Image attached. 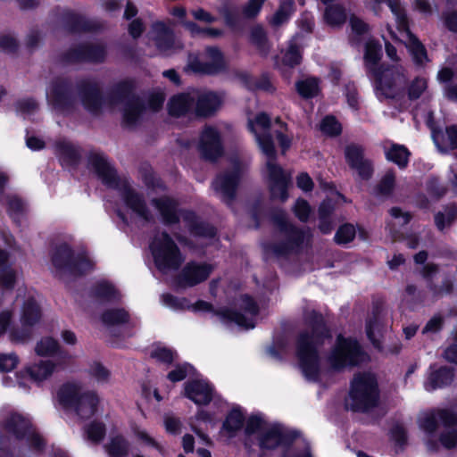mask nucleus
Returning a JSON list of instances; mask_svg holds the SVG:
<instances>
[{
    "instance_id": "0eeeda50",
    "label": "nucleus",
    "mask_w": 457,
    "mask_h": 457,
    "mask_svg": "<svg viewBox=\"0 0 457 457\" xmlns=\"http://www.w3.org/2000/svg\"><path fill=\"white\" fill-rule=\"evenodd\" d=\"M150 250L155 267L164 274L178 270L185 261L179 247L166 231L154 234Z\"/></svg>"
},
{
    "instance_id": "4c0bfd02",
    "label": "nucleus",
    "mask_w": 457,
    "mask_h": 457,
    "mask_svg": "<svg viewBox=\"0 0 457 457\" xmlns=\"http://www.w3.org/2000/svg\"><path fill=\"white\" fill-rule=\"evenodd\" d=\"M323 18L328 26L339 28L346 22V10L341 4H328L325 8Z\"/></svg>"
},
{
    "instance_id": "e433bc0d",
    "label": "nucleus",
    "mask_w": 457,
    "mask_h": 457,
    "mask_svg": "<svg viewBox=\"0 0 457 457\" xmlns=\"http://www.w3.org/2000/svg\"><path fill=\"white\" fill-rule=\"evenodd\" d=\"M154 44L158 50L162 52L171 50L175 44V36L173 30L163 21L154 23Z\"/></svg>"
},
{
    "instance_id": "58836bf2",
    "label": "nucleus",
    "mask_w": 457,
    "mask_h": 457,
    "mask_svg": "<svg viewBox=\"0 0 457 457\" xmlns=\"http://www.w3.org/2000/svg\"><path fill=\"white\" fill-rule=\"evenodd\" d=\"M91 295L101 302H117L120 295L116 288L107 281H99L91 289Z\"/></svg>"
},
{
    "instance_id": "f03ea898",
    "label": "nucleus",
    "mask_w": 457,
    "mask_h": 457,
    "mask_svg": "<svg viewBox=\"0 0 457 457\" xmlns=\"http://www.w3.org/2000/svg\"><path fill=\"white\" fill-rule=\"evenodd\" d=\"M305 322L307 328L296 337L295 353L303 376L310 381H317L320 371V348L331 335L323 316L315 311L306 316Z\"/></svg>"
},
{
    "instance_id": "9d476101",
    "label": "nucleus",
    "mask_w": 457,
    "mask_h": 457,
    "mask_svg": "<svg viewBox=\"0 0 457 457\" xmlns=\"http://www.w3.org/2000/svg\"><path fill=\"white\" fill-rule=\"evenodd\" d=\"M137 82L127 78L113 84L106 94L107 104L122 105V114H142V97L136 93Z\"/></svg>"
},
{
    "instance_id": "a878e982",
    "label": "nucleus",
    "mask_w": 457,
    "mask_h": 457,
    "mask_svg": "<svg viewBox=\"0 0 457 457\" xmlns=\"http://www.w3.org/2000/svg\"><path fill=\"white\" fill-rule=\"evenodd\" d=\"M181 217L189 233L196 237L211 239L216 237V228L208 222L201 220L192 211L181 212Z\"/></svg>"
},
{
    "instance_id": "bf43d9fd",
    "label": "nucleus",
    "mask_w": 457,
    "mask_h": 457,
    "mask_svg": "<svg viewBox=\"0 0 457 457\" xmlns=\"http://www.w3.org/2000/svg\"><path fill=\"white\" fill-rule=\"evenodd\" d=\"M105 426L99 421H93L85 427V433L88 440L99 443L105 436Z\"/></svg>"
},
{
    "instance_id": "6ab92c4d",
    "label": "nucleus",
    "mask_w": 457,
    "mask_h": 457,
    "mask_svg": "<svg viewBox=\"0 0 457 457\" xmlns=\"http://www.w3.org/2000/svg\"><path fill=\"white\" fill-rule=\"evenodd\" d=\"M50 98L55 109L68 110L75 104L72 81L67 77L54 78L51 82Z\"/></svg>"
},
{
    "instance_id": "39448f33",
    "label": "nucleus",
    "mask_w": 457,
    "mask_h": 457,
    "mask_svg": "<svg viewBox=\"0 0 457 457\" xmlns=\"http://www.w3.org/2000/svg\"><path fill=\"white\" fill-rule=\"evenodd\" d=\"M379 401V390L376 377L369 372H359L351 381L345 407L355 412H367L375 408Z\"/></svg>"
},
{
    "instance_id": "423d86ee",
    "label": "nucleus",
    "mask_w": 457,
    "mask_h": 457,
    "mask_svg": "<svg viewBox=\"0 0 457 457\" xmlns=\"http://www.w3.org/2000/svg\"><path fill=\"white\" fill-rule=\"evenodd\" d=\"M271 220L285 240L279 243L265 245V252L271 253L274 256L287 257L293 253H297L303 246L305 237L303 229L299 228L288 221L287 214L283 211L272 214Z\"/></svg>"
},
{
    "instance_id": "a211bd4d",
    "label": "nucleus",
    "mask_w": 457,
    "mask_h": 457,
    "mask_svg": "<svg viewBox=\"0 0 457 457\" xmlns=\"http://www.w3.org/2000/svg\"><path fill=\"white\" fill-rule=\"evenodd\" d=\"M205 54L211 59L210 62H202L197 56L190 57L187 63V70L195 74L215 76L227 71L228 63L224 54L218 46H207Z\"/></svg>"
},
{
    "instance_id": "3c124183",
    "label": "nucleus",
    "mask_w": 457,
    "mask_h": 457,
    "mask_svg": "<svg viewBox=\"0 0 457 457\" xmlns=\"http://www.w3.org/2000/svg\"><path fill=\"white\" fill-rule=\"evenodd\" d=\"M457 219V205L450 204L445 207L444 212H438L435 215V223L439 230L449 227Z\"/></svg>"
},
{
    "instance_id": "c756f323",
    "label": "nucleus",
    "mask_w": 457,
    "mask_h": 457,
    "mask_svg": "<svg viewBox=\"0 0 457 457\" xmlns=\"http://www.w3.org/2000/svg\"><path fill=\"white\" fill-rule=\"evenodd\" d=\"M195 97L191 93L182 92L172 96L167 104V114H193Z\"/></svg>"
},
{
    "instance_id": "0e129e2a",
    "label": "nucleus",
    "mask_w": 457,
    "mask_h": 457,
    "mask_svg": "<svg viewBox=\"0 0 457 457\" xmlns=\"http://www.w3.org/2000/svg\"><path fill=\"white\" fill-rule=\"evenodd\" d=\"M193 371L194 368L189 363L179 364L168 373L167 378L171 382H179L186 378Z\"/></svg>"
},
{
    "instance_id": "2f4dec72",
    "label": "nucleus",
    "mask_w": 457,
    "mask_h": 457,
    "mask_svg": "<svg viewBox=\"0 0 457 457\" xmlns=\"http://www.w3.org/2000/svg\"><path fill=\"white\" fill-rule=\"evenodd\" d=\"M386 4L390 11L395 17L396 28L400 32L410 29L409 19L400 0H373L372 10L377 13L379 10V4Z\"/></svg>"
},
{
    "instance_id": "09e8293b",
    "label": "nucleus",
    "mask_w": 457,
    "mask_h": 457,
    "mask_svg": "<svg viewBox=\"0 0 457 457\" xmlns=\"http://www.w3.org/2000/svg\"><path fill=\"white\" fill-rule=\"evenodd\" d=\"M249 40L250 43L253 45L262 54L266 55L268 54V37L265 29L262 25H256L252 28Z\"/></svg>"
},
{
    "instance_id": "a19ab883",
    "label": "nucleus",
    "mask_w": 457,
    "mask_h": 457,
    "mask_svg": "<svg viewBox=\"0 0 457 457\" xmlns=\"http://www.w3.org/2000/svg\"><path fill=\"white\" fill-rule=\"evenodd\" d=\"M105 451L110 457H127L129 453L130 445L122 436L117 435L110 439L104 445Z\"/></svg>"
},
{
    "instance_id": "cd10ccee",
    "label": "nucleus",
    "mask_w": 457,
    "mask_h": 457,
    "mask_svg": "<svg viewBox=\"0 0 457 457\" xmlns=\"http://www.w3.org/2000/svg\"><path fill=\"white\" fill-rule=\"evenodd\" d=\"M184 395L198 405L208 404L213 397L212 387L202 380H191L185 383Z\"/></svg>"
},
{
    "instance_id": "e2e57ef3",
    "label": "nucleus",
    "mask_w": 457,
    "mask_h": 457,
    "mask_svg": "<svg viewBox=\"0 0 457 457\" xmlns=\"http://www.w3.org/2000/svg\"><path fill=\"white\" fill-rule=\"evenodd\" d=\"M220 14L223 17L226 26L230 29L235 30L239 29L240 19L235 10H232L228 6H223L220 10Z\"/></svg>"
},
{
    "instance_id": "9b49d317",
    "label": "nucleus",
    "mask_w": 457,
    "mask_h": 457,
    "mask_svg": "<svg viewBox=\"0 0 457 457\" xmlns=\"http://www.w3.org/2000/svg\"><path fill=\"white\" fill-rule=\"evenodd\" d=\"M2 427L8 436L17 441L26 439L31 450L40 452L45 448V440L36 431L29 418L18 412H12L4 419Z\"/></svg>"
},
{
    "instance_id": "69168bd1",
    "label": "nucleus",
    "mask_w": 457,
    "mask_h": 457,
    "mask_svg": "<svg viewBox=\"0 0 457 457\" xmlns=\"http://www.w3.org/2000/svg\"><path fill=\"white\" fill-rule=\"evenodd\" d=\"M266 0H248L242 8V14L246 19L256 18L262 11Z\"/></svg>"
},
{
    "instance_id": "13d9d810",
    "label": "nucleus",
    "mask_w": 457,
    "mask_h": 457,
    "mask_svg": "<svg viewBox=\"0 0 457 457\" xmlns=\"http://www.w3.org/2000/svg\"><path fill=\"white\" fill-rule=\"evenodd\" d=\"M302 54L296 44H291L282 57V63L289 68H295L302 62Z\"/></svg>"
},
{
    "instance_id": "7c9ffc66",
    "label": "nucleus",
    "mask_w": 457,
    "mask_h": 457,
    "mask_svg": "<svg viewBox=\"0 0 457 457\" xmlns=\"http://www.w3.org/2000/svg\"><path fill=\"white\" fill-rule=\"evenodd\" d=\"M55 154L62 165H77L81 158V150L79 146L71 142L60 139L54 144Z\"/></svg>"
},
{
    "instance_id": "774afa93",
    "label": "nucleus",
    "mask_w": 457,
    "mask_h": 457,
    "mask_svg": "<svg viewBox=\"0 0 457 457\" xmlns=\"http://www.w3.org/2000/svg\"><path fill=\"white\" fill-rule=\"evenodd\" d=\"M15 108L21 114H30L38 109V104L35 98L26 97L17 100Z\"/></svg>"
},
{
    "instance_id": "473e14b6",
    "label": "nucleus",
    "mask_w": 457,
    "mask_h": 457,
    "mask_svg": "<svg viewBox=\"0 0 457 457\" xmlns=\"http://www.w3.org/2000/svg\"><path fill=\"white\" fill-rule=\"evenodd\" d=\"M386 4L390 11L395 17L396 28L400 32L410 29L409 19L400 0H373L372 10L377 13L379 10V4Z\"/></svg>"
},
{
    "instance_id": "79ce46f5",
    "label": "nucleus",
    "mask_w": 457,
    "mask_h": 457,
    "mask_svg": "<svg viewBox=\"0 0 457 457\" xmlns=\"http://www.w3.org/2000/svg\"><path fill=\"white\" fill-rule=\"evenodd\" d=\"M245 422V416L240 409L234 408L227 415L222 428L228 434L229 437L236 436L237 432L242 429Z\"/></svg>"
},
{
    "instance_id": "a18cd8bd",
    "label": "nucleus",
    "mask_w": 457,
    "mask_h": 457,
    "mask_svg": "<svg viewBox=\"0 0 457 457\" xmlns=\"http://www.w3.org/2000/svg\"><path fill=\"white\" fill-rule=\"evenodd\" d=\"M101 319L106 326H116L129 323V314L123 308H112L104 311Z\"/></svg>"
},
{
    "instance_id": "4468645a",
    "label": "nucleus",
    "mask_w": 457,
    "mask_h": 457,
    "mask_svg": "<svg viewBox=\"0 0 457 457\" xmlns=\"http://www.w3.org/2000/svg\"><path fill=\"white\" fill-rule=\"evenodd\" d=\"M107 56V48L103 44L82 42L70 47L58 56L62 64L103 63Z\"/></svg>"
},
{
    "instance_id": "8fccbe9b",
    "label": "nucleus",
    "mask_w": 457,
    "mask_h": 457,
    "mask_svg": "<svg viewBox=\"0 0 457 457\" xmlns=\"http://www.w3.org/2000/svg\"><path fill=\"white\" fill-rule=\"evenodd\" d=\"M395 175L394 170H389L386 172L378 184L374 188V194L378 197H388L395 187Z\"/></svg>"
},
{
    "instance_id": "49530a36",
    "label": "nucleus",
    "mask_w": 457,
    "mask_h": 457,
    "mask_svg": "<svg viewBox=\"0 0 457 457\" xmlns=\"http://www.w3.org/2000/svg\"><path fill=\"white\" fill-rule=\"evenodd\" d=\"M408 79H406V81ZM428 88V80L424 77L417 76L415 77L411 83L407 86V83L405 84L403 91L396 96H400L403 95L406 89L408 99L411 101L418 100L422 94L427 90Z\"/></svg>"
},
{
    "instance_id": "680f3d73",
    "label": "nucleus",
    "mask_w": 457,
    "mask_h": 457,
    "mask_svg": "<svg viewBox=\"0 0 457 457\" xmlns=\"http://www.w3.org/2000/svg\"><path fill=\"white\" fill-rule=\"evenodd\" d=\"M322 133L336 137L341 133V124L336 120V116H324L320 125Z\"/></svg>"
},
{
    "instance_id": "37998d69",
    "label": "nucleus",
    "mask_w": 457,
    "mask_h": 457,
    "mask_svg": "<svg viewBox=\"0 0 457 457\" xmlns=\"http://www.w3.org/2000/svg\"><path fill=\"white\" fill-rule=\"evenodd\" d=\"M386 158L395 163L399 168L403 169L407 166L410 152L408 149L398 144H392L391 147L385 152Z\"/></svg>"
},
{
    "instance_id": "052dcab7",
    "label": "nucleus",
    "mask_w": 457,
    "mask_h": 457,
    "mask_svg": "<svg viewBox=\"0 0 457 457\" xmlns=\"http://www.w3.org/2000/svg\"><path fill=\"white\" fill-rule=\"evenodd\" d=\"M16 270L10 267H4L0 270V288L12 291L16 283Z\"/></svg>"
},
{
    "instance_id": "6e6552de",
    "label": "nucleus",
    "mask_w": 457,
    "mask_h": 457,
    "mask_svg": "<svg viewBox=\"0 0 457 457\" xmlns=\"http://www.w3.org/2000/svg\"><path fill=\"white\" fill-rule=\"evenodd\" d=\"M51 261L59 272L75 277L94 270V262L86 251L75 253L66 243H62L53 249Z\"/></svg>"
},
{
    "instance_id": "de8ad7c7",
    "label": "nucleus",
    "mask_w": 457,
    "mask_h": 457,
    "mask_svg": "<svg viewBox=\"0 0 457 457\" xmlns=\"http://www.w3.org/2000/svg\"><path fill=\"white\" fill-rule=\"evenodd\" d=\"M54 364L50 361H40L28 368V373L30 378L36 381L40 382L50 377L54 371Z\"/></svg>"
},
{
    "instance_id": "b1692460",
    "label": "nucleus",
    "mask_w": 457,
    "mask_h": 457,
    "mask_svg": "<svg viewBox=\"0 0 457 457\" xmlns=\"http://www.w3.org/2000/svg\"><path fill=\"white\" fill-rule=\"evenodd\" d=\"M61 21L64 29L70 34L90 33L101 29V25L98 22L69 9L62 12Z\"/></svg>"
},
{
    "instance_id": "f3484780",
    "label": "nucleus",
    "mask_w": 457,
    "mask_h": 457,
    "mask_svg": "<svg viewBox=\"0 0 457 457\" xmlns=\"http://www.w3.org/2000/svg\"><path fill=\"white\" fill-rule=\"evenodd\" d=\"M76 90L82 106L92 114H97L107 104L106 96L95 79H79L76 83Z\"/></svg>"
},
{
    "instance_id": "dca6fc26",
    "label": "nucleus",
    "mask_w": 457,
    "mask_h": 457,
    "mask_svg": "<svg viewBox=\"0 0 457 457\" xmlns=\"http://www.w3.org/2000/svg\"><path fill=\"white\" fill-rule=\"evenodd\" d=\"M240 301V308L245 314L227 308L215 311L213 313L223 323L234 322L245 329L253 328L255 327V317L259 313V306L253 298L248 295H242Z\"/></svg>"
},
{
    "instance_id": "20e7f679",
    "label": "nucleus",
    "mask_w": 457,
    "mask_h": 457,
    "mask_svg": "<svg viewBox=\"0 0 457 457\" xmlns=\"http://www.w3.org/2000/svg\"><path fill=\"white\" fill-rule=\"evenodd\" d=\"M88 165L104 185L120 192L125 204L139 218L145 222L154 220V215L148 209L144 195L132 188L127 181L120 180L116 170L104 153L90 152Z\"/></svg>"
},
{
    "instance_id": "1a4fd4ad",
    "label": "nucleus",
    "mask_w": 457,
    "mask_h": 457,
    "mask_svg": "<svg viewBox=\"0 0 457 457\" xmlns=\"http://www.w3.org/2000/svg\"><path fill=\"white\" fill-rule=\"evenodd\" d=\"M58 401L64 408H73L76 414L82 420L90 419L95 415L99 398L95 392H81L80 387L74 384H65L58 391Z\"/></svg>"
},
{
    "instance_id": "603ef678",
    "label": "nucleus",
    "mask_w": 457,
    "mask_h": 457,
    "mask_svg": "<svg viewBox=\"0 0 457 457\" xmlns=\"http://www.w3.org/2000/svg\"><path fill=\"white\" fill-rule=\"evenodd\" d=\"M454 285L450 277H445L441 285H436L433 280H429L428 289L431 292L433 297L441 298L444 295H451L453 292Z\"/></svg>"
},
{
    "instance_id": "4d7b16f0",
    "label": "nucleus",
    "mask_w": 457,
    "mask_h": 457,
    "mask_svg": "<svg viewBox=\"0 0 457 457\" xmlns=\"http://www.w3.org/2000/svg\"><path fill=\"white\" fill-rule=\"evenodd\" d=\"M36 353L41 356L53 355L59 352L60 347L56 340L52 337L42 338L36 346Z\"/></svg>"
},
{
    "instance_id": "ddd939ff",
    "label": "nucleus",
    "mask_w": 457,
    "mask_h": 457,
    "mask_svg": "<svg viewBox=\"0 0 457 457\" xmlns=\"http://www.w3.org/2000/svg\"><path fill=\"white\" fill-rule=\"evenodd\" d=\"M231 169L218 174L212 183L215 193L228 204L236 197L238 184L245 170V164L237 157L231 159Z\"/></svg>"
},
{
    "instance_id": "2eb2a0df",
    "label": "nucleus",
    "mask_w": 457,
    "mask_h": 457,
    "mask_svg": "<svg viewBox=\"0 0 457 457\" xmlns=\"http://www.w3.org/2000/svg\"><path fill=\"white\" fill-rule=\"evenodd\" d=\"M41 308L37 301L29 297L22 306L21 314V326H14L10 329L9 337L12 342L25 343L32 335L33 327L41 319Z\"/></svg>"
},
{
    "instance_id": "f704fd0d",
    "label": "nucleus",
    "mask_w": 457,
    "mask_h": 457,
    "mask_svg": "<svg viewBox=\"0 0 457 457\" xmlns=\"http://www.w3.org/2000/svg\"><path fill=\"white\" fill-rule=\"evenodd\" d=\"M454 378L453 369L443 366L430 372L425 388L428 391H433L449 386Z\"/></svg>"
},
{
    "instance_id": "864d4df0",
    "label": "nucleus",
    "mask_w": 457,
    "mask_h": 457,
    "mask_svg": "<svg viewBox=\"0 0 457 457\" xmlns=\"http://www.w3.org/2000/svg\"><path fill=\"white\" fill-rule=\"evenodd\" d=\"M268 427L266 420L261 414L251 415L246 420L245 433L247 436L253 434H258L259 436Z\"/></svg>"
},
{
    "instance_id": "6e6d98bb",
    "label": "nucleus",
    "mask_w": 457,
    "mask_h": 457,
    "mask_svg": "<svg viewBox=\"0 0 457 457\" xmlns=\"http://www.w3.org/2000/svg\"><path fill=\"white\" fill-rule=\"evenodd\" d=\"M356 235V230L353 225L345 223L338 228L337 230L334 240L337 245H345L352 242Z\"/></svg>"
},
{
    "instance_id": "aec40b11",
    "label": "nucleus",
    "mask_w": 457,
    "mask_h": 457,
    "mask_svg": "<svg viewBox=\"0 0 457 457\" xmlns=\"http://www.w3.org/2000/svg\"><path fill=\"white\" fill-rule=\"evenodd\" d=\"M426 124L431 131L433 141L442 154H449L457 149V125H450L443 130L436 124L434 116H427Z\"/></svg>"
},
{
    "instance_id": "4be33fe9",
    "label": "nucleus",
    "mask_w": 457,
    "mask_h": 457,
    "mask_svg": "<svg viewBox=\"0 0 457 457\" xmlns=\"http://www.w3.org/2000/svg\"><path fill=\"white\" fill-rule=\"evenodd\" d=\"M213 267L208 263L196 262H187L177 276L178 285L182 287H191L206 280Z\"/></svg>"
},
{
    "instance_id": "c85d7f7f",
    "label": "nucleus",
    "mask_w": 457,
    "mask_h": 457,
    "mask_svg": "<svg viewBox=\"0 0 457 457\" xmlns=\"http://www.w3.org/2000/svg\"><path fill=\"white\" fill-rule=\"evenodd\" d=\"M222 103V97L214 91L199 93L195 97V109L193 114H214Z\"/></svg>"
},
{
    "instance_id": "bb28decb",
    "label": "nucleus",
    "mask_w": 457,
    "mask_h": 457,
    "mask_svg": "<svg viewBox=\"0 0 457 457\" xmlns=\"http://www.w3.org/2000/svg\"><path fill=\"white\" fill-rule=\"evenodd\" d=\"M151 203L159 211L163 224L170 226L179 222L184 210L179 211V203L175 199L162 196L152 199Z\"/></svg>"
},
{
    "instance_id": "7ed1b4c3",
    "label": "nucleus",
    "mask_w": 457,
    "mask_h": 457,
    "mask_svg": "<svg viewBox=\"0 0 457 457\" xmlns=\"http://www.w3.org/2000/svg\"><path fill=\"white\" fill-rule=\"evenodd\" d=\"M381 57V45L375 40L368 41L363 58L367 73L375 81L376 95L378 98L395 99L406 84L405 69L401 65L379 63Z\"/></svg>"
},
{
    "instance_id": "412c9836",
    "label": "nucleus",
    "mask_w": 457,
    "mask_h": 457,
    "mask_svg": "<svg viewBox=\"0 0 457 457\" xmlns=\"http://www.w3.org/2000/svg\"><path fill=\"white\" fill-rule=\"evenodd\" d=\"M199 151L202 157L211 162H215L224 154L220 135L217 129L206 127L201 134Z\"/></svg>"
},
{
    "instance_id": "f257e3e1",
    "label": "nucleus",
    "mask_w": 457,
    "mask_h": 457,
    "mask_svg": "<svg viewBox=\"0 0 457 457\" xmlns=\"http://www.w3.org/2000/svg\"><path fill=\"white\" fill-rule=\"evenodd\" d=\"M270 116H255L249 120L248 128L254 135L261 151L267 156V170L270 180V191L272 198L285 202L288 198L287 187L290 177L276 163V150L273 137L276 136L283 150L290 146V140L281 131L276 129L270 119Z\"/></svg>"
},
{
    "instance_id": "f8f14e48",
    "label": "nucleus",
    "mask_w": 457,
    "mask_h": 457,
    "mask_svg": "<svg viewBox=\"0 0 457 457\" xmlns=\"http://www.w3.org/2000/svg\"><path fill=\"white\" fill-rule=\"evenodd\" d=\"M367 357L356 340L338 335L336 345L328 356V362L333 369L341 370L346 366H356L365 361Z\"/></svg>"
},
{
    "instance_id": "c03bdc74",
    "label": "nucleus",
    "mask_w": 457,
    "mask_h": 457,
    "mask_svg": "<svg viewBox=\"0 0 457 457\" xmlns=\"http://www.w3.org/2000/svg\"><path fill=\"white\" fill-rule=\"evenodd\" d=\"M319 79L310 77L299 80L295 84L296 91L299 96L304 99H311L317 96L320 93Z\"/></svg>"
},
{
    "instance_id": "5fc2aeb1",
    "label": "nucleus",
    "mask_w": 457,
    "mask_h": 457,
    "mask_svg": "<svg viewBox=\"0 0 457 457\" xmlns=\"http://www.w3.org/2000/svg\"><path fill=\"white\" fill-rule=\"evenodd\" d=\"M164 101L165 96L162 92H152L148 95L145 100L142 97V102L144 105L142 114L146 110L159 112L162 108Z\"/></svg>"
},
{
    "instance_id": "c9c22d12",
    "label": "nucleus",
    "mask_w": 457,
    "mask_h": 457,
    "mask_svg": "<svg viewBox=\"0 0 457 457\" xmlns=\"http://www.w3.org/2000/svg\"><path fill=\"white\" fill-rule=\"evenodd\" d=\"M408 37L406 47L416 66H424L429 61L428 51L422 42L414 35L411 29L404 31Z\"/></svg>"
},
{
    "instance_id": "393cba45",
    "label": "nucleus",
    "mask_w": 457,
    "mask_h": 457,
    "mask_svg": "<svg viewBox=\"0 0 457 457\" xmlns=\"http://www.w3.org/2000/svg\"><path fill=\"white\" fill-rule=\"evenodd\" d=\"M364 149L358 145L345 147V159L350 167L355 170L362 179H369L373 173V166L370 160L364 158Z\"/></svg>"
},
{
    "instance_id": "72a5a7b5",
    "label": "nucleus",
    "mask_w": 457,
    "mask_h": 457,
    "mask_svg": "<svg viewBox=\"0 0 457 457\" xmlns=\"http://www.w3.org/2000/svg\"><path fill=\"white\" fill-rule=\"evenodd\" d=\"M382 312V306L378 303H375L373 305L371 317L369 318L366 323L367 337L372 343L373 346L379 351L382 350V346L380 340L376 336V333L379 334L383 327Z\"/></svg>"
},
{
    "instance_id": "338daca9",
    "label": "nucleus",
    "mask_w": 457,
    "mask_h": 457,
    "mask_svg": "<svg viewBox=\"0 0 457 457\" xmlns=\"http://www.w3.org/2000/svg\"><path fill=\"white\" fill-rule=\"evenodd\" d=\"M6 204L8 212L12 218L21 214L25 209V203L14 195L6 196Z\"/></svg>"
},
{
    "instance_id": "5701e85b",
    "label": "nucleus",
    "mask_w": 457,
    "mask_h": 457,
    "mask_svg": "<svg viewBox=\"0 0 457 457\" xmlns=\"http://www.w3.org/2000/svg\"><path fill=\"white\" fill-rule=\"evenodd\" d=\"M295 436L280 425L269 426L258 436V445L262 450H274L279 446H289Z\"/></svg>"
},
{
    "instance_id": "ea45409f",
    "label": "nucleus",
    "mask_w": 457,
    "mask_h": 457,
    "mask_svg": "<svg viewBox=\"0 0 457 457\" xmlns=\"http://www.w3.org/2000/svg\"><path fill=\"white\" fill-rule=\"evenodd\" d=\"M295 12V0H279L278 7L271 19V24L275 27H278L287 23Z\"/></svg>"
}]
</instances>
